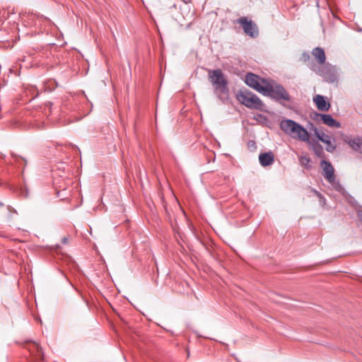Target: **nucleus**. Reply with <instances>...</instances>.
<instances>
[{"label": "nucleus", "mask_w": 362, "mask_h": 362, "mask_svg": "<svg viewBox=\"0 0 362 362\" xmlns=\"http://www.w3.org/2000/svg\"><path fill=\"white\" fill-rule=\"evenodd\" d=\"M259 160L263 167L271 165L274 162V155L272 151L262 153L259 156Z\"/></svg>", "instance_id": "7"}, {"label": "nucleus", "mask_w": 362, "mask_h": 362, "mask_svg": "<svg viewBox=\"0 0 362 362\" xmlns=\"http://www.w3.org/2000/svg\"><path fill=\"white\" fill-rule=\"evenodd\" d=\"M3 205V203L0 202V206H2Z\"/></svg>", "instance_id": "24"}, {"label": "nucleus", "mask_w": 362, "mask_h": 362, "mask_svg": "<svg viewBox=\"0 0 362 362\" xmlns=\"http://www.w3.org/2000/svg\"><path fill=\"white\" fill-rule=\"evenodd\" d=\"M309 59H310V55L308 53H303L301 56V60H303V62H306V61L309 60Z\"/></svg>", "instance_id": "18"}, {"label": "nucleus", "mask_w": 362, "mask_h": 362, "mask_svg": "<svg viewBox=\"0 0 362 362\" xmlns=\"http://www.w3.org/2000/svg\"><path fill=\"white\" fill-rule=\"evenodd\" d=\"M317 73L329 83H334L337 81V74L334 68L332 66L327 65L322 69H319Z\"/></svg>", "instance_id": "5"}, {"label": "nucleus", "mask_w": 362, "mask_h": 362, "mask_svg": "<svg viewBox=\"0 0 362 362\" xmlns=\"http://www.w3.org/2000/svg\"><path fill=\"white\" fill-rule=\"evenodd\" d=\"M258 34L259 30L257 25L250 20V37H256Z\"/></svg>", "instance_id": "16"}, {"label": "nucleus", "mask_w": 362, "mask_h": 362, "mask_svg": "<svg viewBox=\"0 0 362 362\" xmlns=\"http://www.w3.org/2000/svg\"><path fill=\"white\" fill-rule=\"evenodd\" d=\"M250 147L252 146H255V142L252 141H250Z\"/></svg>", "instance_id": "22"}, {"label": "nucleus", "mask_w": 362, "mask_h": 362, "mask_svg": "<svg viewBox=\"0 0 362 362\" xmlns=\"http://www.w3.org/2000/svg\"><path fill=\"white\" fill-rule=\"evenodd\" d=\"M321 119L324 124L331 127L339 128L341 124L339 122L335 120L330 115H321Z\"/></svg>", "instance_id": "12"}, {"label": "nucleus", "mask_w": 362, "mask_h": 362, "mask_svg": "<svg viewBox=\"0 0 362 362\" xmlns=\"http://www.w3.org/2000/svg\"><path fill=\"white\" fill-rule=\"evenodd\" d=\"M28 349L30 351H31V350H36L37 352H41L42 351V348L36 343H32Z\"/></svg>", "instance_id": "17"}, {"label": "nucleus", "mask_w": 362, "mask_h": 362, "mask_svg": "<svg viewBox=\"0 0 362 362\" xmlns=\"http://www.w3.org/2000/svg\"><path fill=\"white\" fill-rule=\"evenodd\" d=\"M249 81H250V79H249V73H247L245 75V83L249 86Z\"/></svg>", "instance_id": "20"}, {"label": "nucleus", "mask_w": 362, "mask_h": 362, "mask_svg": "<svg viewBox=\"0 0 362 362\" xmlns=\"http://www.w3.org/2000/svg\"><path fill=\"white\" fill-rule=\"evenodd\" d=\"M300 161H301L302 164L306 165L310 163V159L306 157H301Z\"/></svg>", "instance_id": "19"}, {"label": "nucleus", "mask_w": 362, "mask_h": 362, "mask_svg": "<svg viewBox=\"0 0 362 362\" xmlns=\"http://www.w3.org/2000/svg\"><path fill=\"white\" fill-rule=\"evenodd\" d=\"M66 242H67V238H63V243H66Z\"/></svg>", "instance_id": "23"}, {"label": "nucleus", "mask_w": 362, "mask_h": 362, "mask_svg": "<svg viewBox=\"0 0 362 362\" xmlns=\"http://www.w3.org/2000/svg\"><path fill=\"white\" fill-rule=\"evenodd\" d=\"M312 54L314 56L319 64H324L326 60L325 51L321 47H315L312 51Z\"/></svg>", "instance_id": "11"}, {"label": "nucleus", "mask_w": 362, "mask_h": 362, "mask_svg": "<svg viewBox=\"0 0 362 362\" xmlns=\"http://www.w3.org/2000/svg\"><path fill=\"white\" fill-rule=\"evenodd\" d=\"M252 108L264 111L266 106L256 95L250 93V109Z\"/></svg>", "instance_id": "10"}, {"label": "nucleus", "mask_w": 362, "mask_h": 362, "mask_svg": "<svg viewBox=\"0 0 362 362\" xmlns=\"http://www.w3.org/2000/svg\"><path fill=\"white\" fill-rule=\"evenodd\" d=\"M236 98L243 105L249 107V96L247 91H243L242 90H238L236 94Z\"/></svg>", "instance_id": "13"}, {"label": "nucleus", "mask_w": 362, "mask_h": 362, "mask_svg": "<svg viewBox=\"0 0 362 362\" xmlns=\"http://www.w3.org/2000/svg\"><path fill=\"white\" fill-rule=\"evenodd\" d=\"M315 134L317 138L327 145L326 150L332 153L336 149V146L331 142V137L322 131L315 129Z\"/></svg>", "instance_id": "6"}, {"label": "nucleus", "mask_w": 362, "mask_h": 362, "mask_svg": "<svg viewBox=\"0 0 362 362\" xmlns=\"http://www.w3.org/2000/svg\"><path fill=\"white\" fill-rule=\"evenodd\" d=\"M317 109L321 111H327L330 107V104L325 100V97L320 95H317L313 98Z\"/></svg>", "instance_id": "9"}, {"label": "nucleus", "mask_w": 362, "mask_h": 362, "mask_svg": "<svg viewBox=\"0 0 362 362\" xmlns=\"http://www.w3.org/2000/svg\"><path fill=\"white\" fill-rule=\"evenodd\" d=\"M250 88L255 89L264 95L269 96L274 100L290 101L291 97L286 90L281 85L270 83L267 80L250 72Z\"/></svg>", "instance_id": "1"}, {"label": "nucleus", "mask_w": 362, "mask_h": 362, "mask_svg": "<svg viewBox=\"0 0 362 362\" xmlns=\"http://www.w3.org/2000/svg\"><path fill=\"white\" fill-rule=\"evenodd\" d=\"M313 149L315 155L317 157H320V158L324 157V150H323L322 146L320 144H318V143L314 144L313 145Z\"/></svg>", "instance_id": "15"}, {"label": "nucleus", "mask_w": 362, "mask_h": 362, "mask_svg": "<svg viewBox=\"0 0 362 362\" xmlns=\"http://www.w3.org/2000/svg\"><path fill=\"white\" fill-rule=\"evenodd\" d=\"M358 216L359 220H360V221H361V225H362V211H359L358 212Z\"/></svg>", "instance_id": "21"}, {"label": "nucleus", "mask_w": 362, "mask_h": 362, "mask_svg": "<svg viewBox=\"0 0 362 362\" xmlns=\"http://www.w3.org/2000/svg\"><path fill=\"white\" fill-rule=\"evenodd\" d=\"M344 141L347 143L353 150L358 152L362 151V141L359 137L351 138L346 136Z\"/></svg>", "instance_id": "8"}, {"label": "nucleus", "mask_w": 362, "mask_h": 362, "mask_svg": "<svg viewBox=\"0 0 362 362\" xmlns=\"http://www.w3.org/2000/svg\"><path fill=\"white\" fill-rule=\"evenodd\" d=\"M281 129L294 139L308 141V132L300 124L292 119H284L280 123Z\"/></svg>", "instance_id": "3"}, {"label": "nucleus", "mask_w": 362, "mask_h": 362, "mask_svg": "<svg viewBox=\"0 0 362 362\" xmlns=\"http://www.w3.org/2000/svg\"><path fill=\"white\" fill-rule=\"evenodd\" d=\"M209 78L218 98L221 100L228 99L229 94L228 82L223 71L219 69H210L209 70Z\"/></svg>", "instance_id": "2"}, {"label": "nucleus", "mask_w": 362, "mask_h": 362, "mask_svg": "<svg viewBox=\"0 0 362 362\" xmlns=\"http://www.w3.org/2000/svg\"><path fill=\"white\" fill-rule=\"evenodd\" d=\"M235 23L241 25L244 32L246 34H249V21L246 17L237 19Z\"/></svg>", "instance_id": "14"}, {"label": "nucleus", "mask_w": 362, "mask_h": 362, "mask_svg": "<svg viewBox=\"0 0 362 362\" xmlns=\"http://www.w3.org/2000/svg\"><path fill=\"white\" fill-rule=\"evenodd\" d=\"M320 165L322 168V174L325 179L336 189L339 190L341 188V186L335 180L334 169L332 164L329 161L322 160L320 163Z\"/></svg>", "instance_id": "4"}]
</instances>
